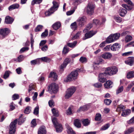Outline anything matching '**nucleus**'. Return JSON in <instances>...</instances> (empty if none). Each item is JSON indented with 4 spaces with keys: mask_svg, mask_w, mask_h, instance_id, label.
Listing matches in <instances>:
<instances>
[{
    "mask_svg": "<svg viewBox=\"0 0 134 134\" xmlns=\"http://www.w3.org/2000/svg\"><path fill=\"white\" fill-rule=\"evenodd\" d=\"M38 95L37 92H35L34 94V96L32 97V99L34 101H36L37 99V97Z\"/></svg>",
    "mask_w": 134,
    "mask_h": 134,
    "instance_id": "61",
    "label": "nucleus"
},
{
    "mask_svg": "<svg viewBox=\"0 0 134 134\" xmlns=\"http://www.w3.org/2000/svg\"><path fill=\"white\" fill-rule=\"evenodd\" d=\"M42 2V0H33L31 3V4L32 5L35 4H39Z\"/></svg>",
    "mask_w": 134,
    "mask_h": 134,
    "instance_id": "40",
    "label": "nucleus"
},
{
    "mask_svg": "<svg viewBox=\"0 0 134 134\" xmlns=\"http://www.w3.org/2000/svg\"><path fill=\"white\" fill-rule=\"evenodd\" d=\"M12 97L13 100H15L18 99L19 97V96L18 94H15L13 95Z\"/></svg>",
    "mask_w": 134,
    "mask_h": 134,
    "instance_id": "62",
    "label": "nucleus"
},
{
    "mask_svg": "<svg viewBox=\"0 0 134 134\" xmlns=\"http://www.w3.org/2000/svg\"><path fill=\"white\" fill-rule=\"evenodd\" d=\"M10 73V71H5L3 76V78L5 79L9 77V74Z\"/></svg>",
    "mask_w": 134,
    "mask_h": 134,
    "instance_id": "43",
    "label": "nucleus"
},
{
    "mask_svg": "<svg viewBox=\"0 0 134 134\" xmlns=\"http://www.w3.org/2000/svg\"><path fill=\"white\" fill-rule=\"evenodd\" d=\"M65 126L67 129L66 131L69 134H75L74 132L68 124H66Z\"/></svg>",
    "mask_w": 134,
    "mask_h": 134,
    "instance_id": "16",
    "label": "nucleus"
},
{
    "mask_svg": "<svg viewBox=\"0 0 134 134\" xmlns=\"http://www.w3.org/2000/svg\"><path fill=\"white\" fill-rule=\"evenodd\" d=\"M131 112V110L130 109L124 110L122 113L121 115L124 117L130 114Z\"/></svg>",
    "mask_w": 134,
    "mask_h": 134,
    "instance_id": "21",
    "label": "nucleus"
},
{
    "mask_svg": "<svg viewBox=\"0 0 134 134\" xmlns=\"http://www.w3.org/2000/svg\"><path fill=\"white\" fill-rule=\"evenodd\" d=\"M77 22H75L72 23L70 25L71 28L73 30H76L77 27Z\"/></svg>",
    "mask_w": 134,
    "mask_h": 134,
    "instance_id": "32",
    "label": "nucleus"
},
{
    "mask_svg": "<svg viewBox=\"0 0 134 134\" xmlns=\"http://www.w3.org/2000/svg\"><path fill=\"white\" fill-rule=\"evenodd\" d=\"M69 48L67 47L66 46H65L64 47L63 51V53L64 54H66L69 51Z\"/></svg>",
    "mask_w": 134,
    "mask_h": 134,
    "instance_id": "45",
    "label": "nucleus"
},
{
    "mask_svg": "<svg viewBox=\"0 0 134 134\" xmlns=\"http://www.w3.org/2000/svg\"><path fill=\"white\" fill-rule=\"evenodd\" d=\"M82 122L83 125L85 126H87L90 123L89 121L87 119L83 120Z\"/></svg>",
    "mask_w": 134,
    "mask_h": 134,
    "instance_id": "42",
    "label": "nucleus"
},
{
    "mask_svg": "<svg viewBox=\"0 0 134 134\" xmlns=\"http://www.w3.org/2000/svg\"><path fill=\"white\" fill-rule=\"evenodd\" d=\"M77 42L76 41H75L72 43H67V45L68 46L71 48H73L76 46L77 44Z\"/></svg>",
    "mask_w": 134,
    "mask_h": 134,
    "instance_id": "23",
    "label": "nucleus"
},
{
    "mask_svg": "<svg viewBox=\"0 0 134 134\" xmlns=\"http://www.w3.org/2000/svg\"><path fill=\"white\" fill-rule=\"evenodd\" d=\"M114 19L117 22L120 23L122 22V18L118 16H115Z\"/></svg>",
    "mask_w": 134,
    "mask_h": 134,
    "instance_id": "39",
    "label": "nucleus"
},
{
    "mask_svg": "<svg viewBox=\"0 0 134 134\" xmlns=\"http://www.w3.org/2000/svg\"><path fill=\"white\" fill-rule=\"evenodd\" d=\"M24 59V57L22 55H20L17 58V60L19 62L22 61Z\"/></svg>",
    "mask_w": 134,
    "mask_h": 134,
    "instance_id": "47",
    "label": "nucleus"
},
{
    "mask_svg": "<svg viewBox=\"0 0 134 134\" xmlns=\"http://www.w3.org/2000/svg\"><path fill=\"white\" fill-rule=\"evenodd\" d=\"M110 126V124H107L102 126L100 129L101 131H103L107 129Z\"/></svg>",
    "mask_w": 134,
    "mask_h": 134,
    "instance_id": "37",
    "label": "nucleus"
},
{
    "mask_svg": "<svg viewBox=\"0 0 134 134\" xmlns=\"http://www.w3.org/2000/svg\"><path fill=\"white\" fill-rule=\"evenodd\" d=\"M111 46L110 45H107L103 49V50L105 51H109L111 49Z\"/></svg>",
    "mask_w": 134,
    "mask_h": 134,
    "instance_id": "56",
    "label": "nucleus"
},
{
    "mask_svg": "<svg viewBox=\"0 0 134 134\" xmlns=\"http://www.w3.org/2000/svg\"><path fill=\"white\" fill-rule=\"evenodd\" d=\"M37 125L36 120L34 119L32 120L31 122V126L32 127H35Z\"/></svg>",
    "mask_w": 134,
    "mask_h": 134,
    "instance_id": "46",
    "label": "nucleus"
},
{
    "mask_svg": "<svg viewBox=\"0 0 134 134\" xmlns=\"http://www.w3.org/2000/svg\"><path fill=\"white\" fill-rule=\"evenodd\" d=\"M76 90V88L73 86L68 89V91L66 93L65 98L66 99L69 98L74 93Z\"/></svg>",
    "mask_w": 134,
    "mask_h": 134,
    "instance_id": "8",
    "label": "nucleus"
},
{
    "mask_svg": "<svg viewBox=\"0 0 134 134\" xmlns=\"http://www.w3.org/2000/svg\"><path fill=\"white\" fill-rule=\"evenodd\" d=\"M49 105L51 107H53L54 105V102L53 100H49L48 102Z\"/></svg>",
    "mask_w": 134,
    "mask_h": 134,
    "instance_id": "59",
    "label": "nucleus"
},
{
    "mask_svg": "<svg viewBox=\"0 0 134 134\" xmlns=\"http://www.w3.org/2000/svg\"><path fill=\"white\" fill-rule=\"evenodd\" d=\"M50 59L47 57H42V61L45 62H49L50 61Z\"/></svg>",
    "mask_w": 134,
    "mask_h": 134,
    "instance_id": "53",
    "label": "nucleus"
},
{
    "mask_svg": "<svg viewBox=\"0 0 134 134\" xmlns=\"http://www.w3.org/2000/svg\"><path fill=\"white\" fill-rule=\"evenodd\" d=\"M52 111L54 115L56 116H58V111L57 110L54 108H53L52 109Z\"/></svg>",
    "mask_w": 134,
    "mask_h": 134,
    "instance_id": "41",
    "label": "nucleus"
},
{
    "mask_svg": "<svg viewBox=\"0 0 134 134\" xmlns=\"http://www.w3.org/2000/svg\"><path fill=\"white\" fill-rule=\"evenodd\" d=\"M114 41L117 40L120 36V34L119 33H116L114 34H111Z\"/></svg>",
    "mask_w": 134,
    "mask_h": 134,
    "instance_id": "24",
    "label": "nucleus"
},
{
    "mask_svg": "<svg viewBox=\"0 0 134 134\" xmlns=\"http://www.w3.org/2000/svg\"><path fill=\"white\" fill-rule=\"evenodd\" d=\"M53 6L49 10L45 12V14L46 16H49L57 10L59 6V4L55 1H53L52 2Z\"/></svg>",
    "mask_w": 134,
    "mask_h": 134,
    "instance_id": "2",
    "label": "nucleus"
},
{
    "mask_svg": "<svg viewBox=\"0 0 134 134\" xmlns=\"http://www.w3.org/2000/svg\"><path fill=\"white\" fill-rule=\"evenodd\" d=\"M125 109V107L124 105L121 104L118 105L116 109V111H120L122 110L123 111Z\"/></svg>",
    "mask_w": 134,
    "mask_h": 134,
    "instance_id": "27",
    "label": "nucleus"
},
{
    "mask_svg": "<svg viewBox=\"0 0 134 134\" xmlns=\"http://www.w3.org/2000/svg\"><path fill=\"white\" fill-rule=\"evenodd\" d=\"M132 37L130 35H127L126 36L125 39V41L126 42H128L132 40Z\"/></svg>",
    "mask_w": 134,
    "mask_h": 134,
    "instance_id": "44",
    "label": "nucleus"
},
{
    "mask_svg": "<svg viewBox=\"0 0 134 134\" xmlns=\"http://www.w3.org/2000/svg\"><path fill=\"white\" fill-rule=\"evenodd\" d=\"M120 48V45L118 43H115L111 46V50L115 51L118 50Z\"/></svg>",
    "mask_w": 134,
    "mask_h": 134,
    "instance_id": "13",
    "label": "nucleus"
},
{
    "mask_svg": "<svg viewBox=\"0 0 134 134\" xmlns=\"http://www.w3.org/2000/svg\"><path fill=\"white\" fill-rule=\"evenodd\" d=\"M88 109L86 105H85L80 107L77 110V112H79L81 111H85Z\"/></svg>",
    "mask_w": 134,
    "mask_h": 134,
    "instance_id": "26",
    "label": "nucleus"
},
{
    "mask_svg": "<svg viewBox=\"0 0 134 134\" xmlns=\"http://www.w3.org/2000/svg\"><path fill=\"white\" fill-rule=\"evenodd\" d=\"M42 61V58H41L31 60L30 63L32 65H34L39 64Z\"/></svg>",
    "mask_w": 134,
    "mask_h": 134,
    "instance_id": "15",
    "label": "nucleus"
},
{
    "mask_svg": "<svg viewBox=\"0 0 134 134\" xmlns=\"http://www.w3.org/2000/svg\"><path fill=\"white\" fill-rule=\"evenodd\" d=\"M75 9H73L72 10L68 11L66 12V14L68 15H70L72 14L74 12Z\"/></svg>",
    "mask_w": 134,
    "mask_h": 134,
    "instance_id": "60",
    "label": "nucleus"
},
{
    "mask_svg": "<svg viewBox=\"0 0 134 134\" xmlns=\"http://www.w3.org/2000/svg\"><path fill=\"white\" fill-rule=\"evenodd\" d=\"M52 121L55 128L56 132L59 133L62 132L63 129L62 126L61 124L58 122L56 118H52Z\"/></svg>",
    "mask_w": 134,
    "mask_h": 134,
    "instance_id": "3",
    "label": "nucleus"
},
{
    "mask_svg": "<svg viewBox=\"0 0 134 134\" xmlns=\"http://www.w3.org/2000/svg\"><path fill=\"white\" fill-rule=\"evenodd\" d=\"M92 24H88L86 27L85 29L83 30V32H85V30H88L90 29L92 27Z\"/></svg>",
    "mask_w": 134,
    "mask_h": 134,
    "instance_id": "50",
    "label": "nucleus"
},
{
    "mask_svg": "<svg viewBox=\"0 0 134 134\" xmlns=\"http://www.w3.org/2000/svg\"><path fill=\"white\" fill-rule=\"evenodd\" d=\"M106 42L107 43H110L114 41L111 35H110L106 39Z\"/></svg>",
    "mask_w": 134,
    "mask_h": 134,
    "instance_id": "29",
    "label": "nucleus"
},
{
    "mask_svg": "<svg viewBox=\"0 0 134 134\" xmlns=\"http://www.w3.org/2000/svg\"><path fill=\"white\" fill-rule=\"evenodd\" d=\"M30 107H28L25 109L24 112L25 114H28L30 112Z\"/></svg>",
    "mask_w": 134,
    "mask_h": 134,
    "instance_id": "54",
    "label": "nucleus"
},
{
    "mask_svg": "<svg viewBox=\"0 0 134 134\" xmlns=\"http://www.w3.org/2000/svg\"><path fill=\"white\" fill-rule=\"evenodd\" d=\"M35 88V86L34 84H30L29 86V89L28 90V92L30 93L31 91L32 92V91L34 90Z\"/></svg>",
    "mask_w": 134,
    "mask_h": 134,
    "instance_id": "38",
    "label": "nucleus"
},
{
    "mask_svg": "<svg viewBox=\"0 0 134 134\" xmlns=\"http://www.w3.org/2000/svg\"><path fill=\"white\" fill-rule=\"evenodd\" d=\"M105 71H110L109 72H107L108 75H112L116 74L118 71V69L116 66L108 67L106 68Z\"/></svg>",
    "mask_w": 134,
    "mask_h": 134,
    "instance_id": "6",
    "label": "nucleus"
},
{
    "mask_svg": "<svg viewBox=\"0 0 134 134\" xmlns=\"http://www.w3.org/2000/svg\"><path fill=\"white\" fill-rule=\"evenodd\" d=\"M125 63L130 66H132L133 63V60L132 58H130L127 61H125Z\"/></svg>",
    "mask_w": 134,
    "mask_h": 134,
    "instance_id": "35",
    "label": "nucleus"
},
{
    "mask_svg": "<svg viewBox=\"0 0 134 134\" xmlns=\"http://www.w3.org/2000/svg\"><path fill=\"white\" fill-rule=\"evenodd\" d=\"M133 131H134V128L130 127L124 131V134H129Z\"/></svg>",
    "mask_w": 134,
    "mask_h": 134,
    "instance_id": "33",
    "label": "nucleus"
},
{
    "mask_svg": "<svg viewBox=\"0 0 134 134\" xmlns=\"http://www.w3.org/2000/svg\"><path fill=\"white\" fill-rule=\"evenodd\" d=\"M134 85V82H132L127 87V89L129 91L131 88V87Z\"/></svg>",
    "mask_w": 134,
    "mask_h": 134,
    "instance_id": "63",
    "label": "nucleus"
},
{
    "mask_svg": "<svg viewBox=\"0 0 134 134\" xmlns=\"http://www.w3.org/2000/svg\"><path fill=\"white\" fill-rule=\"evenodd\" d=\"M78 73L77 71L74 70L71 72L68 76L67 81H70L76 79L78 77Z\"/></svg>",
    "mask_w": 134,
    "mask_h": 134,
    "instance_id": "4",
    "label": "nucleus"
},
{
    "mask_svg": "<svg viewBox=\"0 0 134 134\" xmlns=\"http://www.w3.org/2000/svg\"><path fill=\"white\" fill-rule=\"evenodd\" d=\"M93 86L99 88L102 86V85L99 83H97L94 84Z\"/></svg>",
    "mask_w": 134,
    "mask_h": 134,
    "instance_id": "58",
    "label": "nucleus"
},
{
    "mask_svg": "<svg viewBox=\"0 0 134 134\" xmlns=\"http://www.w3.org/2000/svg\"><path fill=\"white\" fill-rule=\"evenodd\" d=\"M74 124L75 126L77 128H79L81 127V124L80 120L78 119L74 120Z\"/></svg>",
    "mask_w": 134,
    "mask_h": 134,
    "instance_id": "28",
    "label": "nucleus"
},
{
    "mask_svg": "<svg viewBox=\"0 0 134 134\" xmlns=\"http://www.w3.org/2000/svg\"><path fill=\"white\" fill-rule=\"evenodd\" d=\"M99 21L98 19H95L93 20V23L96 25H98L99 24Z\"/></svg>",
    "mask_w": 134,
    "mask_h": 134,
    "instance_id": "64",
    "label": "nucleus"
},
{
    "mask_svg": "<svg viewBox=\"0 0 134 134\" xmlns=\"http://www.w3.org/2000/svg\"><path fill=\"white\" fill-rule=\"evenodd\" d=\"M81 32L79 31L77 32L76 34L73 37V39H77L78 38L81 34Z\"/></svg>",
    "mask_w": 134,
    "mask_h": 134,
    "instance_id": "57",
    "label": "nucleus"
},
{
    "mask_svg": "<svg viewBox=\"0 0 134 134\" xmlns=\"http://www.w3.org/2000/svg\"><path fill=\"white\" fill-rule=\"evenodd\" d=\"M70 59L69 58H66L64 62L62 64L60 68L61 69H62L65 68L67 65L70 62Z\"/></svg>",
    "mask_w": 134,
    "mask_h": 134,
    "instance_id": "14",
    "label": "nucleus"
},
{
    "mask_svg": "<svg viewBox=\"0 0 134 134\" xmlns=\"http://www.w3.org/2000/svg\"><path fill=\"white\" fill-rule=\"evenodd\" d=\"M127 13L126 10L122 8L120 9L119 11V14L121 16H123Z\"/></svg>",
    "mask_w": 134,
    "mask_h": 134,
    "instance_id": "22",
    "label": "nucleus"
},
{
    "mask_svg": "<svg viewBox=\"0 0 134 134\" xmlns=\"http://www.w3.org/2000/svg\"><path fill=\"white\" fill-rule=\"evenodd\" d=\"M113 82L111 81L108 80L104 84V86L106 88L109 89L112 87Z\"/></svg>",
    "mask_w": 134,
    "mask_h": 134,
    "instance_id": "17",
    "label": "nucleus"
},
{
    "mask_svg": "<svg viewBox=\"0 0 134 134\" xmlns=\"http://www.w3.org/2000/svg\"><path fill=\"white\" fill-rule=\"evenodd\" d=\"M87 59L83 57H81L79 59L80 62L82 63H85L87 62Z\"/></svg>",
    "mask_w": 134,
    "mask_h": 134,
    "instance_id": "36",
    "label": "nucleus"
},
{
    "mask_svg": "<svg viewBox=\"0 0 134 134\" xmlns=\"http://www.w3.org/2000/svg\"><path fill=\"white\" fill-rule=\"evenodd\" d=\"M97 32L96 30L95 31H91L89 32L86 33L85 35V38H84L83 39L85 40L86 39L91 38Z\"/></svg>",
    "mask_w": 134,
    "mask_h": 134,
    "instance_id": "12",
    "label": "nucleus"
},
{
    "mask_svg": "<svg viewBox=\"0 0 134 134\" xmlns=\"http://www.w3.org/2000/svg\"><path fill=\"white\" fill-rule=\"evenodd\" d=\"M23 115L21 114L19 119H16L12 122L10 125V129L9 134H14L16 131V124L18 121L19 125H21L25 121V118H23Z\"/></svg>",
    "mask_w": 134,
    "mask_h": 134,
    "instance_id": "1",
    "label": "nucleus"
},
{
    "mask_svg": "<svg viewBox=\"0 0 134 134\" xmlns=\"http://www.w3.org/2000/svg\"><path fill=\"white\" fill-rule=\"evenodd\" d=\"M102 56L105 59H109L111 57L112 55L110 53H105L102 54Z\"/></svg>",
    "mask_w": 134,
    "mask_h": 134,
    "instance_id": "19",
    "label": "nucleus"
},
{
    "mask_svg": "<svg viewBox=\"0 0 134 134\" xmlns=\"http://www.w3.org/2000/svg\"><path fill=\"white\" fill-rule=\"evenodd\" d=\"M13 21V19L9 16H7L5 18V22L7 24H11Z\"/></svg>",
    "mask_w": 134,
    "mask_h": 134,
    "instance_id": "18",
    "label": "nucleus"
},
{
    "mask_svg": "<svg viewBox=\"0 0 134 134\" xmlns=\"http://www.w3.org/2000/svg\"><path fill=\"white\" fill-rule=\"evenodd\" d=\"M101 119V115L99 114H97L96 115L95 120L96 121H99Z\"/></svg>",
    "mask_w": 134,
    "mask_h": 134,
    "instance_id": "48",
    "label": "nucleus"
},
{
    "mask_svg": "<svg viewBox=\"0 0 134 134\" xmlns=\"http://www.w3.org/2000/svg\"><path fill=\"white\" fill-rule=\"evenodd\" d=\"M61 26V24L59 22H58L54 24L53 25L52 27L55 30L58 29Z\"/></svg>",
    "mask_w": 134,
    "mask_h": 134,
    "instance_id": "25",
    "label": "nucleus"
},
{
    "mask_svg": "<svg viewBox=\"0 0 134 134\" xmlns=\"http://www.w3.org/2000/svg\"><path fill=\"white\" fill-rule=\"evenodd\" d=\"M39 110V107L38 106H37L35 108L34 111V113L35 115H37L38 113Z\"/></svg>",
    "mask_w": 134,
    "mask_h": 134,
    "instance_id": "52",
    "label": "nucleus"
},
{
    "mask_svg": "<svg viewBox=\"0 0 134 134\" xmlns=\"http://www.w3.org/2000/svg\"><path fill=\"white\" fill-rule=\"evenodd\" d=\"M111 102V101L110 99H105L104 100V103L107 105H109Z\"/></svg>",
    "mask_w": 134,
    "mask_h": 134,
    "instance_id": "51",
    "label": "nucleus"
},
{
    "mask_svg": "<svg viewBox=\"0 0 134 134\" xmlns=\"http://www.w3.org/2000/svg\"><path fill=\"white\" fill-rule=\"evenodd\" d=\"M48 91L51 94L57 93L58 91V85L55 83H52L48 86Z\"/></svg>",
    "mask_w": 134,
    "mask_h": 134,
    "instance_id": "5",
    "label": "nucleus"
},
{
    "mask_svg": "<svg viewBox=\"0 0 134 134\" xmlns=\"http://www.w3.org/2000/svg\"><path fill=\"white\" fill-rule=\"evenodd\" d=\"M86 21V18L85 16L79 17L76 21L78 25L80 27L83 26L85 24Z\"/></svg>",
    "mask_w": 134,
    "mask_h": 134,
    "instance_id": "10",
    "label": "nucleus"
},
{
    "mask_svg": "<svg viewBox=\"0 0 134 134\" xmlns=\"http://www.w3.org/2000/svg\"><path fill=\"white\" fill-rule=\"evenodd\" d=\"M29 49V48L28 47H24L22 48L20 50V53H22L24 51H27Z\"/></svg>",
    "mask_w": 134,
    "mask_h": 134,
    "instance_id": "55",
    "label": "nucleus"
},
{
    "mask_svg": "<svg viewBox=\"0 0 134 134\" xmlns=\"http://www.w3.org/2000/svg\"><path fill=\"white\" fill-rule=\"evenodd\" d=\"M19 7V5L18 4H14L10 6L8 8V9L11 11L13 9H18Z\"/></svg>",
    "mask_w": 134,
    "mask_h": 134,
    "instance_id": "20",
    "label": "nucleus"
},
{
    "mask_svg": "<svg viewBox=\"0 0 134 134\" xmlns=\"http://www.w3.org/2000/svg\"><path fill=\"white\" fill-rule=\"evenodd\" d=\"M127 78H132L134 77V71H132L127 73Z\"/></svg>",
    "mask_w": 134,
    "mask_h": 134,
    "instance_id": "31",
    "label": "nucleus"
},
{
    "mask_svg": "<svg viewBox=\"0 0 134 134\" xmlns=\"http://www.w3.org/2000/svg\"><path fill=\"white\" fill-rule=\"evenodd\" d=\"M10 30L8 28L0 29V35L2 36L1 39L5 37L10 32Z\"/></svg>",
    "mask_w": 134,
    "mask_h": 134,
    "instance_id": "9",
    "label": "nucleus"
},
{
    "mask_svg": "<svg viewBox=\"0 0 134 134\" xmlns=\"http://www.w3.org/2000/svg\"><path fill=\"white\" fill-rule=\"evenodd\" d=\"M131 6H129V5H128L126 4H123L122 5V6L125 8L126 10H131L132 8H133V5H130Z\"/></svg>",
    "mask_w": 134,
    "mask_h": 134,
    "instance_id": "34",
    "label": "nucleus"
},
{
    "mask_svg": "<svg viewBox=\"0 0 134 134\" xmlns=\"http://www.w3.org/2000/svg\"><path fill=\"white\" fill-rule=\"evenodd\" d=\"M94 5L91 3L88 4L86 10L87 13L90 15H92L94 12Z\"/></svg>",
    "mask_w": 134,
    "mask_h": 134,
    "instance_id": "7",
    "label": "nucleus"
},
{
    "mask_svg": "<svg viewBox=\"0 0 134 134\" xmlns=\"http://www.w3.org/2000/svg\"><path fill=\"white\" fill-rule=\"evenodd\" d=\"M49 77L53 78L54 80H56L57 77V74L54 72H51L50 73L49 76Z\"/></svg>",
    "mask_w": 134,
    "mask_h": 134,
    "instance_id": "30",
    "label": "nucleus"
},
{
    "mask_svg": "<svg viewBox=\"0 0 134 134\" xmlns=\"http://www.w3.org/2000/svg\"><path fill=\"white\" fill-rule=\"evenodd\" d=\"M107 75H107V72H105L99 74L98 78L99 81L102 83L104 82L106 80L105 77Z\"/></svg>",
    "mask_w": 134,
    "mask_h": 134,
    "instance_id": "11",
    "label": "nucleus"
},
{
    "mask_svg": "<svg viewBox=\"0 0 134 134\" xmlns=\"http://www.w3.org/2000/svg\"><path fill=\"white\" fill-rule=\"evenodd\" d=\"M123 90V86H121V87L118 88V90H117L116 91V93L118 94L121 92Z\"/></svg>",
    "mask_w": 134,
    "mask_h": 134,
    "instance_id": "49",
    "label": "nucleus"
}]
</instances>
